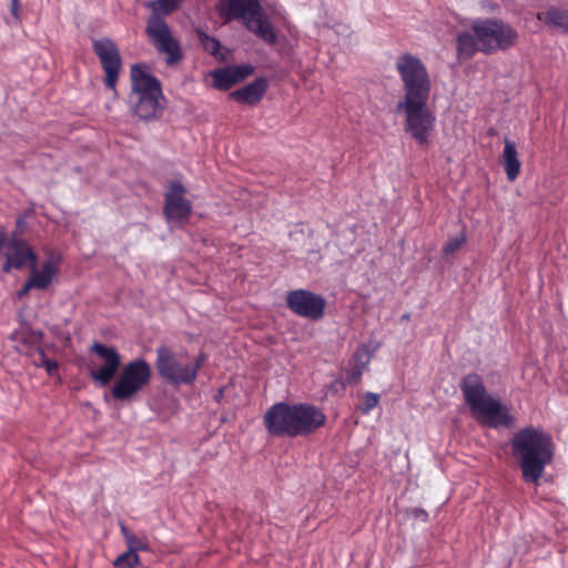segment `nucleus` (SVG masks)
I'll use <instances>...</instances> for the list:
<instances>
[{"mask_svg":"<svg viewBox=\"0 0 568 568\" xmlns=\"http://www.w3.org/2000/svg\"><path fill=\"white\" fill-rule=\"evenodd\" d=\"M403 84V98L396 103L397 113L405 112L404 131L419 146L430 143L436 115L428 108L432 80L425 63L412 53L400 54L395 63Z\"/></svg>","mask_w":568,"mask_h":568,"instance_id":"f257e3e1","label":"nucleus"},{"mask_svg":"<svg viewBox=\"0 0 568 568\" xmlns=\"http://www.w3.org/2000/svg\"><path fill=\"white\" fill-rule=\"evenodd\" d=\"M518 37L517 30L501 19L479 18L471 22L470 30L456 33V55L459 61H466L478 52L491 55L507 51Z\"/></svg>","mask_w":568,"mask_h":568,"instance_id":"f03ea898","label":"nucleus"},{"mask_svg":"<svg viewBox=\"0 0 568 568\" xmlns=\"http://www.w3.org/2000/svg\"><path fill=\"white\" fill-rule=\"evenodd\" d=\"M325 423L324 412L308 403L278 402L268 407L263 417L267 433L275 437L308 436Z\"/></svg>","mask_w":568,"mask_h":568,"instance_id":"7ed1b4c3","label":"nucleus"},{"mask_svg":"<svg viewBox=\"0 0 568 568\" xmlns=\"http://www.w3.org/2000/svg\"><path fill=\"white\" fill-rule=\"evenodd\" d=\"M510 446L521 470L523 480L538 486L546 467L554 458L551 437L540 429L528 426L514 434Z\"/></svg>","mask_w":568,"mask_h":568,"instance_id":"20e7f679","label":"nucleus"},{"mask_svg":"<svg viewBox=\"0 0 568 568\" xmlns=\"http://www.w3.org/2000/svg\"><path fill=\"white\" fill-rule=\"evenodd\" d=\"M460 390L473 415L483 420L490 428L510 427L514 417L509 408L501 404L498 397L489 395L483 377L477 373H469L460 381Z\"/></svg>","mask_w":568,"mask_h":568,"instance_id":"39448f33","label":"nucleus"},{"mask_svg":"<svg viewBox=\"0 0 568 568\" xmlns=\"http://www.w3.org/2000/svg\"><path fill=\"white\" fill-rule=\"evenodd\" d=\"M155 352V368L159 375L174 386L193 384L206 359L203 353L190 359L187 355L176 354L165 345L156 347Z\"/></svg>","mask_w":568,"mask_h":568,"instance_id":"423d86ee","label":"nucleus"},{"mask_svg":"<svg viewBox=\"0 0 568 568\" xmlns=\"http://www.w3.org/2000/svg\"><path fill=\"white\" fill-rule=\"evenodd\" d=\"M132 92L138 95L134 113L142 120L149 121L163 109L160 100L163 99L160 81L146 71V65L135 63L131 67Z\"/></svg>","mask_w":568,"mask_h":568,"instance_id":"0eeeda50","label":"nucleus"},{"mask_svg":"<svg viewBox=\"0 0 568 568\" xmlns=\"http://www.w3.org/2000/svg\"><path fill=\"white\" fill-rule=\"evenodd\" d=\"M151 378V365L143 357H136L123 366L110 393L104 394V399L108 400L110 396L119 402H129L149 385Z\"/></svg>","mask_w":568,"mask_h":568,"instance_id":"6e6552de","label":"nucleus"},{"mask_svg":"<svg viewBox=\"0 0 568 568\" xmlns=\"http://www.w3.org/2000/svg\"><path fill=\"white\" fill-rule=\"evenodd\" d=\"M230 13L243 21L247 30L256 34L267 44H274L276 33L268 22L260 0H227Z\"/></svg>","mask_w":568,"mask_h":568,"instance_id":"1a4fd4ad","label":"nucleus"},{"mask_svg":"<svg viewBox=\"0 0 568 568\" xmlns=\"http://www.w3.org/2000/svg\"><path fill=\"white\" fill-rule=\"evenodd\" d=\"M145 31L158 52L166 54L165 61L168 64L178 63L182 59L180 43L173 38L163 17L150 16Z\"/></svg>","mask_w":568,"mask_h":568,"instance_id":"9d476101","label":"nucleus"},{"mask_svg":"<svg viewBox=\"0 0 568 568\" xmlns=\"http://www.w3.org/2000/svg\"><path fill=\"white\" fill-rule=\"evenodd\" d=\"M285 302L292 313L314 322L322 320L325 314V297L310 290L288 291Z\"/></svg>","mask_w":568,"mask_h":568,"instance_id":"9b49d317","label":"nucleus"},{"mask_svg":"<svg viewBox=\"0 0 568 568\" xmlns=\"http://www.w3.org/2000/svg\"><path fill=\"white\" fill-rule=\"evenodd\" d=\"M92 49L99 58L101 67L105 73V88L115 92V85L122 65V59L116 43L112 39L104 37L93 40Z\"/></svg>","mask_w":568,"mask_h":568,"instance_id":"f8f14e48","label":"nucleus"},{"mask_svg":"<svg viewBox=\"0 0 568 568\" xmlns=\"http://www.w3.org/2000/svg\"><path fill=\"white\" fill-rule=\"evenodd\" d=\"M186 190L180 181H172L169 191L164 194L163 214L171 222H183L189 219L192 205L184 197Z\"/></svg>","mask_w":568,"mask_h":568,"instance_id":"ddd939ff","label":"nucleus"},{"mask_svg":"<svg viewBox=\"0 0 568 568\" xmlns=\"http://www.w3.org/2000/svg\"><path fill=\"white\" fill-rule=\"evenodd\" d=\"M91 352L103 359V364L98 369H92L90 376L101 386H106L121 366V355L114 346L99 342L91 345Z\"/></svg>","mask_w":568,"mask_h":568,"instance_id":"4468645a","label":"nucleus"},{"mask_svg":"<svg viewBox=\"0 0 568 568\" xmlns=\"http://www.w3.org/2000/svg\"><path fill=\"white\" fill-rule=\"evenodd\" d=\"M11 252L7 255L2 271L9 273L12 268L20 270L26 265L34 267L37 255L24 240H13L10 243Z\"/></svg>","mask_w":568,"mask_h":568,"instance_id":"2eb2a0df","label":"nucleus"},{"mask_svg":"<svg viewBox=\"0 0 568 568\" xmlns=\"http://www.w3.org/2000/svg\"><path fill=\"white\" fill-rule=\"evenodd\" d=\"M268 85L267 78L257 77L251 83L232 91L229 98L235 102L254 106L264 98Z\"/></svg>","mask_w":568,"mask_h":568,"instance_id":"dca6fc26","label":"nucleus"},{"mask_svg":"<svg viewBox=\"0 0 568 568\" xmlns=\"http://www.w3.org/2000/svg\"><path fill=\"white\" fill-rule=\"evenodd\" d=\"M537 19L551 30L568 34V7L549 6L545 11L537 13Z\"/></svg>","mask_w":568,"mask_h":568,"instance_id":"f3484780","label":"nucleus"},{"mask_svg":"<svg viewBox=\"0 0 568 568\" xmlns=\"http://www.w3.org/2000/svg\"><path fill=\"white\" fill-rule=\"evenodd\" d=\"M500 162L504 165L507 180L509 182L515 181L520 173L521 164L518 158L516 145L509 140H505V146L500 156Z\"/></svg>","mask_w":568,"mask_h":568,"instance_id":"a211bd4d","label":"nucleus"},{"mask_svg":"<svg viewBox=\"0 0 568 568\" xmlns=\"http://www.w3.org/2000/svg\"><path fill=\"white\" fill-rule=\"evenodd\" d=\"M30 268V286H34V288L38 290H45L52 283L57 272L55 266L51 260L45 261L40 271L37 270V264L34 267Z\"/></svg>","mask_w":568,"mask_h":568,"instance_id":"6ab92c4d","label":"nucleus"},{"mask_svg":"<svg viewBox=\"0 0 568 568\" xmlns=\"http://www.w3.org/2000/svg\"><path fill=\"white\" fill-rule=\"evenodd\" d=\"M213 79V87L221 91H227L233 85L237 84L231 67L217 68L211 72Z\"/></svg>","mask_w":568,"mask_h":568,"instance_id":"aec40b11","label":"nucleus"},{"mask_svg":"<svg viewBox=\"0 0 568 568\" xmlns=\"http://www.w3.org/2000/svg\"><path fill=\"white\" fill-rule=\"evenodd\" d=\"M196 36L204 51L219 61H223L225 59L224 54L221 52V41L217 38L207 34L201 29L196 30Z\"/></svg>","mask_w":568,"mask_h":568,"instance_id":"412c9836","label":"nucleus"},{"mask_svg":"<svg viewBox=\"0 0 568 568\" xmlns=\"http://www.w3.org/2000/svg\"><path fill=\"white\" fill-rule=\"evenodd\" d=\"M43 336L44 333L41 329H29L22 338V342L24 344L33 347L34 353L39 355V362L44 361V358H48L45 351L41 345Z\"/></svg>","mask_w":568,"mask_h":568,"instance_id":"4be33fe9","label":"nucleus"},{"mask_svg":"<svg viewBox=\"0 0 568 568\" xmlns=\"http://www.w3.org/2000/svg\"><path fill=\"white\" fill-rule=\"evenodd\" d=\"M181 0H153L148 2V7L152 10L151 16H168L175 11Z\"/></svg>","mask_w":568,"mask_h":568,"instance_id":"5701e85b","label":"nucleus"},{"mask_svg":"<svg viewBox=\"0 0 568 568\" xmlns=\"http://www.w3.org/2000/svg\"><path fill=\"white\" fill-rule=\"evenodd\" d=\"M140 565V557L138 554L126 550L115 558L113 561L114 568H136Z\"/></svg>","mask_w":568,"mask_h":568,"instance_id":"b1692460","label":"nucleus"},{"mask_svg":"<svg viewBox=\"0 0 568 568\" xmlns=\"http://www.w3.org/2000/svg\"><path fill=\"white\" fill-rule=\"evenodd\" d=\"M379 399H381V397L376 393H372V392L364 393V395H363V403H362V405L358 408L359 412L363 415L369 414L371 410L374 409L378 405Z\"/></svg>","mask_w":568,"mask_h":568,"instance_id":"393cba45","label":"nucleus"},{"mask_svg":"<svg viewBox=\"0 0 568 568\" xmlns=\"http://www.w3.org/2000/svg\"><path fill=\"white\" fill-rule=\"evenodd\" d=\"M230 67L233 70L237 83L242 82L243 80L252 75L254 72V67L251 63H241Z\"/></svg>","mask_w":568,"mask_h":568,"instance_id":"a878e982","label":"nucleus"},{"mask_svg":"<svg viewBox=\"0 0 568 568\" xmlns=\"http://www.w3.org/2000/svg\"><path fill=\"white\" fill-rule=\"evenodd\" d=\"M465 242H466V235L464 233H460L457 236L450 237L445 243V245L443 247V253L446 255L453 254L454 252L459 250Z\"/></svg>","mask_w":568,"mask_h":568,"instance_id":"bb28decb","label":"nucleus"},{"mask_svg":"<svg viewBox=\"0 0 568 568\" xmlns=\"http://www.w3.org/2000/svg\"><path fill=\"white\" fill-rule=\"evenodd\" d=\"M364 365L361 364L346 369L344 381L347 386L357 383L362 378Z\"/></svg>","mask_w":568,"mask_h":568,"instance_id":"cd10ccee","label":"nucleus"},{"mask_svg":"<svg viewBox=\"0 0 568 568\" xmlns=\"http://www.w3.org/2000/svg\"><path fill=\"white\" fill-rule=\"evenodd\" d=\"M128 545V550L138 554L140 550H146L148 544L145 540L139 538L134 534L125 541Z\"/></svg>","mask_w":568,"mask_h":568,"instance_id":"c85d7f7f","label":"nucleus"},{"mask_svg":"<svg viewBox=\"0 0 568 568\" xmlns=\"http://www.w3.org/2000/svg\"><path fill=\"white\" fill-rule=\"evenodd\" d=\"M37 367H43L49 375H53L58 371V362L50 358H44L41 362H34Z\"/></svg>","mask_w":568,"mask_h":568,"instance_id":"c756f323","label":"nucleus"},{"mask_svg":"<svg viewBox=\"0 0 568 568\" xmlns=\"http://www.w3.org/2000/svg\"><path fill=\"white\" fill-rule=\"evenodd\" d=\"M347 385L343 377H337L331 382L327 389L332 394H339L346 389Z\"/></svg>","mask_w":568,"mask_h":568,"instance_id":"7c9ffc66","label":"nucleus"},{"mask_svg":"<svg viewBox=\"0 0 568 568\" xmlns=\"http://www.w3.org/2000/svg\"><path fill=\"white\" fill-rule=\"evenodd\" d=\"M410 514H412V517L416 520H419L423 523H426L428 520V513L423 508H419V507L413 508Z\"/></svg>","mask_w":568,"mask_h":568,"instance_id":"2f4dec72","label":"nucleus"},{"mask_svg":"<svg viewBox=\"0 0 568 568\" xmlns=\"http://www.w3.org/2000/svg\"><path fill=\"white\" fill-rule=\"evenodd\" d=\"M31 282L28 280L23 286L17 292V297L19 300H22L27 294L30 292L31 288H34V286H30Z\"/></svg>","mask_w":568,"mask_h":568,"instance_id":"473e14b6","label":"nucleus"},{"mask_svg":"<svg viewBox=\"0 0 568 568\" xmlns=\"http://www.w3.org/2000/svg\"><path fill=\"white\" fill-rule=\"evenodd\" d=\"M19 2L20 0H11L10 11L16 19L19 18Z\"/></svg>","mask_w":568,"mask_h":568,"instance_id":"72a5a7b5","label":"nucleus"},{"mask_svg":"<svg viewBox=\"0 0 568 568\" xmlns=\"http://www.w3.org/2000/svg\"><path fill=\"white\" fill-rule=\"evenodd\" d=\"M120 530L125 541L133 535L124 524H120Z\"/></svg>","mask_w":568,"mask_h":568,"instance_id":"f704fd0d","label":"nucleus"},{"mask_svg":"<svg viewBox=\"0 0 568 568\" xmlns=\"http://www.w3.org/2000/svg\"><path fill=\"white\" fill-rule=\"evenodd\" d=\"M223 396H224V387H221V388H219L217 393L214 395V399L217 403H221Z\"/></svg>","mask_w":568,"mask_h":568,"instance_id":"c9c22d12","label":"nucleus"},{"mask_svg":"<svg viewBox=\"0 0 568 568\" xmlns=\"http://www.w3.org/2000/svg\"><path fill=\"white\" fill-rule=\"evenodd\" d=\"M16 224H17V227H18V229H21V230H22V229L26 226V220H24V217L20 216V217L17 220Z\"/></svg>","mask_w":568,"mask_h":568,"instance_id":"e433bc0d","label":"nucleus"},{"mask_svg":"<svg viewBox=\"0 0 568 568\" xmlns=\"http://www.w3.org/2000/svg\"><path fill=\"white\" fill-rule=\"evenodd\" d=\"M409 318H410V314L409 313H405V314H403L400 316V321L402 322H407V321H409Z\"/></svg>","mask_w":568,"mask_h":568,"instance_id":"4c0bfd02","label":"nucleus"}]
</instances>
